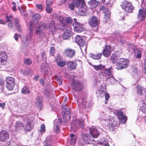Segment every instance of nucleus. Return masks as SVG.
Segmentation results:
<instances>
[{"mask_svg": "<svg viewBox=\"0 0 146 146\" xmlns=\"http://www.w3.org/2000/svg\"><path fill=\"white\" fill-rule=\"evenodd\" d=\"M100 10H104L105 19H106L105 22H107V20L110 18V11L109 9L108 8L105 9L104 6H102L100 7Z\"/></svg>", "mask_w": 146, "mask_h": 146, "instance_id": "obj_20", "label": "nucleus"}, {"mask_svg": "<svg viewBox=\"0 0 146 146\" xmlns=\"http://www.w3.org/2000/svg\"><path fill=\"white\" fill-rule=\"evenodd\" d=\"M82 103L80 104V107H82L83 108H85L86 107V100H81Z\"/></svg>", "mask_w": 146, "mask_h": 146, "instance_id": "obj_49", "label": "nucleus"}, {"mask_svg": "<svg viewBox=\"0 0 146 146\" xmlns=\"http://www.w3.org/2000/svg\"><path fill=\"white\" fill-rule=\"evenodd\" d=\"M56 62L58 66L60 67H62L66 64V62L64 60H60L59 61H57Z\"/></svg>", "mask_w": 146, "mask_h": 146, "instance_id": "obj_41", "label": "nucleus"}, {"mask_svg": "<svg viewBox=\"0 0 146 146\" xmlns=\"http://www.w3.org/2000/svg\"><path fill=\"white\" fill-rule=\"evenodd\" d=\"M138 93L140 95H142L145 92V89L141 86H138L137 87Z\"/></svg>", "mask_w": 146, "mask_h": 146, "instance_id": "obj_36", "label": "nucleus"}, {"mask_svg": "<svg viewBox=\"0 0 146 146\" xmlns=\"http://www.w3.org/2000/svg\"><path fill=\"white\" fill-rule=\"evenodd\" d=\"M63 119L64 122L65 123H66V122H68L70 120L71 118L70 116H66L65 115H63Z\"/></svg>", "mask_w": 146, "mask_h": 146, "instance_id": "obj_47", "label": "nucleus"}, {"mask_svg": "<svg viewBox=\"0 0 146 146\" xmlns=\"http://www.w3.org/2000/svg\"><path fill=\"white\" fill-rule=\"evenodd\" d=\"M72 21V19L70 17H67L66 20V23H71Z\"/></svg>", "mask_w": 146, "mask_h": 146, "instance_id": "obj_54", "label": "nucleus"}, {"mask_svg": "<svg viewBox=\"0 0 146 146\" xmlns=\"http://www.w3.org/2000/svg\"><path fill=\"white\" fill-rule=\"evenodd\" d=\"M71 35V31L69 30H67L64 33L62 37L64 39H68Z\"/></svg>", "mask_w": 146, "mask_h": 146, "instance_id": "obj_26", "label": "nucleus"}, {"mask_svg": "<svg viewBox=\"0 0 146 146\" xmlns=\"http://www.w3.org/2000/svg\"><path fill=\"white\" fill-rule=\"evenodd\" d=\"M121 6L126 13H131L134 9V7L132 5L131 3L128 1H124L121 3Z\"/></svg>", "mask_w": 146, "mask_h": 146, "instance_id": "obj_2", "label": "nucleus"}, {"mask_svg": "<svg viewBox=\"0 0 146 146\" xmlns=\"http://www.w3.org/2000/svg\"><path fill=\"white\" fill-rule=\"evenodd\" d=\"M33 21H29L28 23V25L29 26L30 31L29 34L26 36V39L27 40H29L31 39L33 34V29L32 27V26L33 24Z\"/></svg>", "mask_w": 146, "mask_h": 146, "instance_id": "obj_11", "label": "nucleus"}, {"mask_svg": "<svg viewBox=\"0 0 146 146\" xmlns=\"http://www.w3.org/2000/svg\"><path fill=\"white\" fill-rule=\"evenodd\" d=\"M112 75L111 69V68L105 69L102 72L99 74V76L101 78H104V76L107 78V76H109Z\"/></svg>", "mask_w": 146, "mask_h": 146, "instance_id": "obj_12", "label": "nucleus"}, {"mask_svg": "<svg viewBox=\"0 0 146 146\" xmlns=\"http://www.w3.org/2000/svg\"><path fill=\"white\" fill-rule=\"evenodd\" d=\"M54 123H55L54 127L59 128V123L56 120H55L54 121Z\"/></svg>", "mask_w": 146, "mask_h": 146, "instance_id": "obj_59", "label": "nucleus"}, {"mask_svg": "<svg viewBox=\"0 0 146 146\" xmlns=\"http://www.w3.org/2000/svg\"><path fill=\"white\" fill-rule=\"evenodd\" d=\"M99 20L95 16H93L89 21V25L93 27H97L99 25Z\"/></svg>", "mask_w": 146, "mask_h": 146, "instance_id": "obj_10", "label": "nucleus"}, {"mask_svg": "<svg viewBox=\"0 0 146 146\" xmlns=\"http://www.w3.org/2000/svg\"><path fill=\"white\" fill-rule=\"evenodd\" d=\"M33 127V126L32 125L31 123L29 122H27L26 127L25 128L26 131H28L32 129Z\"/></svg>", "mask_w": 146, "mask_h": 146, "instance_id": "obj_39", "label": "nucleus"}, {"mask_svg": "<svg viewBox=\"0 0 146 146\" xmlns=\"http://www.w3.org/2000/svg\"><path fill=\"white\" fill-rule=\"evenodd\" d=\"M129 61L127 59L121 58L116 65V68L118 70L122 69L127 67L129 66Z\"/></svg>", "mask_w": 146, "mask_h": 146, "instance_id": "obj_3", "label": "nucleus"}, {"mask_svg": "<svg viewBox=\"0 0 146 146\" xmlns=\"http://www.w3.org/2000/svg\"><path fill=\"white\" fill-rule=\"evenodd\" d=\"M146 15V10H142V9H140L139 10V13L137 15V17L139 18L142 17L143 18H145Z\"/></svg>", "mask_w": 146, "mask_h": 146, "instance_id": "obj_25", "label": "nucleus"}, {"mask_svg": "<svg viewBox=\"0 0 146 146\" xmlns=\"http://www.w3.org/2000/svg\"><path fill=\"white\" fill-rule=\"evenodd\" d=\"M40 15L39 14H35L33 16L34 19L36 21H38L40 18Z\"/></svg>", "mask_w": 146, "mask_h": 146, "instance_id": "obj_48", "label": "nucleus"}, {"mask_svg": "<svg viewBox=\"0 0 146 146\" xmlns=\"http://www.w3.org/2000/svg\"><path fill=\"white\" fill-rule=\"evenodd\" d=\"M21 36L20 35H18L17 34H15L14 35V38L16 40H17Z\"/></svg>", "mask_w": 146, "mask_h": 146, "instance_id": "obj_62", "label": "nucleus"}, {"mask_svg": "<svg viewBox=\"0 0 146 146\" xmlns=\"http://www.w3.org/2000/svg\"><path fill=\"white\" fill-rule=\"evenodd\" d=\"M46 27V25L45 23H40L39 24L38 27L37 28L40 30L43 31Z\"/></svg>", "mask_w": 146, "mask_h": 146, "instance_id": "obj_34", "label": "nucleus"}, {"mask_svg": "<svg viewBox=\"0 0 146 146\" xmlns=\"http://www.w3.org/2000/svg\"><path fill=\"white\" fill-rule=\"evenodd\" d=\"M102 54V53L96 54H90V56L94 59L98 60L100 58Z\"/></svg>", "mask_w": 146, "mask_h": 146, "instance_id": "obj_31", "label": "nucleus"}, {"mask_svg": "<svg viewBox=\"0 0 146 146\" xmlns=\"http://www.w3.org/2000/svg\"><path fill=\"white\" fill-rule=\"evenodd\" d=\"M113 0H110V1L108 3V6L109 8L110 7H111V6L112 4H113Z\"/></svg>", "mask_w": 146, "mask_h": 146, "instance_id": "obj_61", "label": "nucleus"}, {"mask_svg": "<svg viewBox=\"0 0 146 146\" xmlns=\"http://www.w3.org/2000/svg\"><path fill=\"white\" fill-rule=\"evenodd\" d=\"M141 110L144 113L146 114V105L145 104L143 105L142 107H141ZM145 120L146 121V117L145 118Z\"/></svg>", "mask_w": 146, "mask_h": 146, "instance_id": "obj_50", "label": "nucleus"}, {"mask_svg": "<svg viewBox=\"0 0 146 146\" xmlns=\"http://www.w3.org/2000/svg\"><path fill=\"white\" fill-rule=\"evenodd\" d=\"M46 5L47 6H50L53 3V2L51 0H47L46 1Z\"/></svg>", "mask_w": 146, "mask_h": 146, "instance_id": "obj_57", "label": "nucleus"}, {"mask_svg": "<svg viewBox=\"0 0 146 146\" xmlns=\"http://www.w3.org/2000/svg\"><path fill=\"white\" fill-rule=\"evenodd\" d=\"M55 79L57 81L59 85H60L62 83V79L60 76H56L55 77Z\"/></svg>", "mask_w": 146, "mask_h": 146, "instance_id": "obj_45", "label": "nucleus"}, {"mask_svg": "<svg viewBox=\"0 0 146 146\" xmlns=\"http://www.w3.org/2000/svg\"><path fill=\"white\" fill-rule=\"evenodd\" d=\"M83 139L86 144L94 143V140L88 134H85L82 135Z\"/></svg>", "mask_w": 146, "mask_h": 146, "instance_id": "obj_14", "label": "nucleus"}, {"mask_svg": "<svg viewBox=\"0 0 146 146\" xmlns=\"http://www.w3.org/2000/svg\"><path fill=\"white\" fill-rule=\"evenodd\" d=\"M7 56L6 54L4 52L0 53V64L4 65L6 63Z\"/></svg>", "mask_w": 146, "mask_h": 146, "instance_id": "obj_19", "label": "nucleus"}, {"mask_svg": "<svg viewBox=\"0 0 146 146\" xmlns=\"http://www.w3.org/2000/svg\"><path fill=\"white\" fill-rule=\"evenodd\" d=\"M105 125L109 127L113 128L117 125V122L113 119L110 120H107L105 123Z\"/></svg>", "mask_w": 146, "mask_h": 146, "instance_id": "obj_21", "label": "nucleus"}, {"mask_svg": "<svg viewBox=\"0 0 146 146\" xmlns=\"http://www.w3.org/2000/svg\"><path fill=\"white\" fill-rule=\"evenodd\" d=\"M99 92V96L101 98L103 97L106 93L105 91L102 89L100 90Z\"/></svg>", "mask_w": 146, "mask_h": 146, "instance_id": "obj_46", "label": "nucleus"}, {"mask_svg": "<svg viewBox=\"0 0 146 146\" xmlns=\"http://www.w3.org/2000/svg\"><path fill=\"white\" fill-rule=\"evenodd\" d=\"M45 130V127L44 124L41 125L40 131L41 132H44Z\"/></svg>", "mask_w": 146, "mask_h": 146, "instance_id": "obj_55", "label": "nucleus"}, {"mask_svg": "<svg viewBox=\"0 0 146 146\" xmlns=\"http://www.w3.org/2000/svg\"><path fill=\"white\" fill-rule=\"evenodd\" d=\"M50 54L52 56H54L55 52V49L54 47L53 46L51 47L50 50Z\"/></svg>", "mask_w": 146, "mask_h": 146, "instance_id": "obj_51", "label": "nucleus"}, {"mask_svg": "<svg viewBox=\"0 0 146 146\" xmlns=\"http://www.w3.org/2000/svg\"><path fill=\"white\" fill-rule=\"evenodd\" d=\"M111 50V47L110 46L106 45L104 49L103 50V55L106 57H109L110 55Z\"/></svg>", "mask_w": 146, "mask_h": 146, "instance_id": "obj_15", "label": "nucleus"}, {"mask_svg": "<svg viewBox=\"0 0 146 146\" xmlns=\"http://www.w3.org/2000/svg\"><path fill=\"white\" fill-rule=\"evenodd\" d=\"M6 146H18L17 144L13 141H8L6 144Z\"/></svg>", "mask_w": 146, "mask_h": 146, "instance_id": "obj_42", "label": "nucleus"}, {"mask_svg": "<svg viewBox=\"0 0 146 146\" xmlns=\"http://www.w3.org/2000/svg\"><path fill=\"white\" fill-rule=\"evenodd\" d=\"M5 103H0V108H1L2 109H3L5 108Z\"/></svg>", "mask_w": 146, "mask_h": 146, "instance_id": "obj_64", "label": "nucleus"}, {"mask_svg": "<svg viewBox=\"0 0 146 146\" xmlns=\"http://www.w3.org/2000/svg\"><path fill=\"white\" fill-rule=\"evenodd\" d=\"M134 53L135 58L137 59H140L141 58V51L137 50H135L134 51Z\"/></svg>", "mask_w": 146, "mask_h": 146, "instance_id": "obj_38", "label": "nucleus"}, {"mask_svg": "<svg viewBox=\"0 0 146 146\" xmlns=\"http://www.w3.org/2000/svg\"><path fill=\"white\" fill-rule=\"evenodd\" d=\"M22 93L24 94H28L30 92L29 88L27 86H24L21 90Z\"/></svg>", "mask_w": 146, "mask_h": 146, "instance_id": "obj_37", "label": "nucleus"}, {"mask_svg": "<svg viewBox=\"0 0 146 146\" xmlns=\"http://www.w3.org/2000/svg\"><path fill=\"white\" fill-rule=\"evenodd\" d=\"M63 109L62 112V115L68 116H70L69 115L71 113L70 109L65 107Z\"/></svg>", "mask_w": 146, "mask_h": 146, "instance_id": "obj_28", "label": "nucleus"}, {"mask_svg": "<svg viewBox=\"0 0 146 146\" xmlns=\"http://www.w3.org/2000/svg\"><path fill=\"white\" fill-rule=\"evenodd\" d=\"M25 125L24 124L20 121H17L15 124V129L18 131L24 128Z\"/></svg>", "mask_w": 146, "mask_h": 146, "instance_id": "obj_24", "label": "nucleus"}, {"mask_svg": "<svg viewBox=\"0 0 146 146\" xmlns=\"http://www.w3.org/2000/svg\"><path fill=\"white\" fill-rule=\"evenodd\" d=\"M105 96V98L106 100H107L109 98V94L108 93H106L104 95Z\"/></svg>", "mask_w": 146, "mask_h": 146, "instance_id": "obj_63", "label": "nucleus"}, {"mask_svg": "<svg viewBox=\"0 0 146 146\" xmlns=\"http://www.w3.org/2000/svg\"><path fill=\"white\" fill-rule=\"evenodd\" d=\"M67 69L69 70H74L76 68L77 64L73 61L68 62L67 63Z\"/></svg>", "mask_w": 146, "mask_h": 146, "instance_id": "obj_18", "label": "nucleus"}, {"mask_svg": "<svg viewBox=\"0 0 146 146\" xmlns=\"http://www.w3.org/2000/svg\"><path fill=\"white\" fill-rule=\"evenodd\" d=\"M133 72L137 76V71L136 67H134L132 69Z\"/></svg>", "mask_w": 146, "mask_h": 146, "instance_id": "obj_60", "label": "nucleus"}, {"mask_svg": "<svg viewBox=\"0 0 146 146\" xmlns=\"http://www.w3.org/2000/svg\"><path fill=\"white\" fill-rule=\"evenodd\" d=\"M55 22L53 21H50L49 23L48 27L49 29H50L52 31L55 30Z\"/></svg>", "mask_w": 146, "mask_h": 146, "instance_id": "obj_33", "label": "nucleus"}, {"mask_svg": "<svg viewBox=\"0 0 146 146\" xmlns=\"http://www.w3.org/2000/svg\"><path fill=\"white\" fill-rule=\"evenodd\" d=\"M9 138V134L6 131L2 130L0 131V141L4 142Z\"/></svg>", "mask_w": 146, "mask_h": 146, "instance_id": "obj_9", "label": "nucleus"}, {"mask_svg": "<svg viewBox=\"0 0 146 146\" xmlns=\"http://www.w3.org/2000/svg\"><path fill=\"white\" fill-rule=\"evenodd\" d=\"M24 62L25 64L27 65H29L32 63L31 60L29 58L25 59Z\"/></svg>", "mask_w": 146, "mask_h": 146, "instance_id": "obj_52", "label": "nucleus"}, {"mask_svg": "<svg viewBox=\"0 0 146 146\" xmlns=\"http://www.w3.org/2000/svg\"><path fill=\"white\" fill-rule=\"evenodd\" d=\"M83 121L82 119H73L71 123V127L73 129H76L78 127H83L84 126Z\"/></svg>", "mask_w": 146, "mask_h": 146, "instance_id": "obj_6", "label": "nucleus"}, {"mask_svg": "<svg viewBox=\"0 0 146 146\" xmlns=\"http://www.w3.org/2000/svg\"><path fill=\"white\" fill-rule=\"evenodd\" d=\"M15 24L16 27L18 28L17 29L18 30L20 31H21V29L20 28L19 21L17 18H15Z\"/></svg>", "mask_w": 146, "mask_h": 146, "instance_id": "obj_43", "label": "nucleus"}, {"mask_svg": "<svg viewBox=\"0 0 146 146\" xmlns=\"http://www.w3.org/2000/svg\"><path fill=\"white\" fill-rule=\"evenodd\" d=\"M52 136L47 137L44 141V146H52L51 143L52 141Z\"/></svg>", "mask_w": 146, "mask_h": 146, "instance_id": "obj_22", "label": "nucleus"}, {"mask_svg": "<svg viewBox=\"0 0 146 146\" xmlns=\"http://www.w3.org/2000/svg\"><path fill=\"white\" fill-rule=\"evenodd\" d=\"M90 132L92 139L97 137L99 134L97 129L95 127H92L90 128Z\"/></svg>", "mask_w": 146, "mask_h": 146, "instance_id": "obj_17", "label": "nucleus"}, {"mask_svg": "<svg viewBox=\"0 0 146 146\" xmlns=\"http://www.w3.org/2000/svg\"><path fill=\"white\" fill-rule=\"evenodd\" d=\"M7 84L6 87L9 90H13L15 86V81L14 78L11 77H8L6 78Z\"/></svg>", "mask_w": 146, "mask_h": 146, "instance_id": "obj_4", "label": "nucleus"}, {"mask_svg": "<svg viewBox=\"0 0 146 146\" xmlns=\"http://www.w3.org/2000/svg\"><path fill=\"white\" fill-rule=\"evenodd\" d=\"M43 98L42 96H37L35 100V102L37 107L40 108L42 105Z\"/></svg>", "mask_w": 146, "mask_h": 146, "instance_id": "obj_23", "label": "nucleus"}, {"mask_svg": "<svg viewBox=\"0 0 146 146\" xmlns=\"http://www.w3.org/2000/svg\"><path fill=\"white\" fill-rule=\"evenodd\" d=\"M75 7L80 9L84 7L85 10H81L80 11L81 12H84L86 10L84 3L81 0H73L72 3L70 4L69 7L72 10H74Z\"/></svg>", "mask_w": 146, "mask_h": 146, "instance_id": "obj_1", "label": "nucleus"}, {"mask_svg": "<svg viewBox=\"0 0 146 146\" xmlns=\"http://www.w3.org/2000/svg\"><path fill=\"white\" fill-rule=\"evenodd\" d=\"M36 6L38 9L40 10L41 11L42 10L43 6L42 4H37L36 5Z\"/></svg>", "mask_w": 146, "mask_h": 146, "instance_id": "obj_58", "label": "nucleus"}, {"mask_svg": "<svg viewBox=\"0 0 146 146\" xmlns=\"http://www.w3.org/2000/svg\"><path fill=\"white\" fill-rule=\"evenodd\" d=\"M96 143L98 144H99L101 145H105L106 144L107 142L105 139L104 138H103L99 141H96Z\"/></svg>", "mask_w": 146, "mask_h": 146, "instance_id": "obj_44", "label": "nucleus"}, {"mask_svg": "<svg viewBox=\"0 0 146 146\" xmlns=\"http://www.w3.org/2000/svg\"><path fill=\"white\" fill-rule=\"evenodd\" d=\"M52 8L49 7V6H47L46 9V11L47 12L49 13H52Z\"/></svg>", "mask_w": 146, "mask_h": 146, "instance_id": "obj_53", "label": "nucleus"}, {"mask_svg": "<svg viewBox=\"0 0 146 146\" xmlns=\"http://www.w3.org/2000/svg\"><path fill=\"white\" fill-rule=\"evenodd\" d=\"M71 87L73 89L76 91H80L82 90L83 87L81 82L77 80L72 81Z\"/></svg>", "mask_w": 146, "mask_h": 146, "instance_id": "obj_7", "label": "nucleus"}, {"mask_svg": "<svg viewBox=\"0 0 146 146\" xmlns=\"http://www.w3.org/2000/svg\"><path fill=\"white\" fill-rule=\"evenodd\" d=\"M93 67L95 70L97 71L100 70L105 68V66L102 65V64H100L98 65H92L91 66Z\"/></svg>", "mask_w": 146, "mask_h": 146, "instance_id": "obj_30", "label": "nucleus"}, {"mask_svg": "<svg viewBox=\"0 0 146 146\" xmlns=\"http://www.w3.org/2000/svg\"><path fill=\"white\" fill-rule=\"evenodd\" d=\"M88 3L92 8L96 7L98 5L97 2L96 0H91Z\"/></svg>", "mask_w": 146, "mask_h": 146, "instance_id": "obj_32", "label": "nucleus"}, {"mask_svg": "<svg viewBox=\"0 0 146 146\" xmlns=\"http://www.w3.org/2000/svg\"><path fill=\"white\" fill-rule=\"evenodd\" d=\"M19 9L23 16L25 17H26L27 16V13L26 12L25 9L23 7H19Z\"/></svg>", "mask_w": 146, "mask_h": 146, "instance_id": "obj_35", "label": "nucleus"}, {"mask_svg": "<svg viewBox=\"0 0 146 146\" xmlns=\"http://www.w3.org/2000/svg\"><path fill=\"white\" fill-rule=\"evenodd\" d=\"M76 53L75 50L70 48H67L64 51V53L66 56L69 58L74 57Z\"/></svg>", "mask_w": 146, "mask_h": 146, "instance_id": "obj_16", "label": "nucleus"}, {"mask_svg": "<svg viewBox=\"0 0 146 146\" xmlns=\"http://www.w3.org/2000/svg\"><path fill=\"white\" fill-rule=\"evenodd\" d=\"M76 43L81 47V49L86 50L87 46L85 42L82 37L79 36H77L75 38Z\"/></svg>", "mask_w": 146, "mask_h": 146, "instance_id": "obj_5", "label": "nucleus"}, {"mask_svg": "<svg viewBox=\"0 0 146 146\" xmlns=\"http://www.w3.org/2000/svg\"><path fill=\"white\" fill-rule=\"evenodd\" d=\"M76 137L74 134H72L70 135V143L72 145H74L76 142Z\"/></svg>", "mask_w": 146, "mask_h": 146, "instance_id": "obj_27", "label": "nucleus"}, {"mask_svg": "<svg viewBox=\"0 0 146 146\" xmlns=\"http://www.w3.org/2000/svg\"><path fill=\"white\" fill-rule=\"evenodd\" d=\"M74 30L77 33H80L85 30L83 25L77 21H75L73 24Z\"/></svg>", "mask_w": 146, "mask_h": 146, "instance_id": "obj_8", "label": "nucleus"}, {"mask_svg": "<svg viewBox=\"0 0 146 146\" xmlns=\"http://www.w3.org/2000/svg\"><path fill=\"white\" fill-rule=\"evenodd\" d=\"M119 58L116 54L113 53L111 56V60L113 63H115L119 59Z\"/></svg>", "mask_w": 146, "mask_h": 146, "instance_id": "obj_29", "label": "nucleus"}, {"mask_svg": "<svg viewBox=\"0 0 146 146\" xmlns=\"http://www.w3.org/2000/svg\"><path fill=\"white\" fill-rule=\"evenodd\" d=\"M59 20L60 23L62 24V27H65L66 26V24L64 23V18L63 16H59Z\"/></svg>", "mask_w": 146, "mask_h": 146, "instance_id": "obj_40", "label": "nucleus"}, {"mask_svg": "<svg viewBox=\"0 0 146 146\" xmlns=\"http://www.w3.org/2000/svg\"><path fill=\"white\" fill-rule=\"evenodd\" d=\"M117 115L121 123L123 124H125L127 120V117L124 115L123 112L121 111H118Z\"/></svg>", "mask_w": 146, "mask_h": 146, "instance_id": "obj_13", "label": "nucleus"}, {"mask_svg": "<svg viewBox=\"0 0 146 146\" xmlns=\"http://www.w3.org/2000/svg\"><path fill=\"white\" fill-rule=\"evenodd\" d=\"M37 29L35 31V33L36 35H40L42 34V31L40 30L37 28Z\"/></svg>", "mask_w": 146, "mask_h": 146, "instance_id": "obj_56", "label": "nucleus"}]
</instances>
